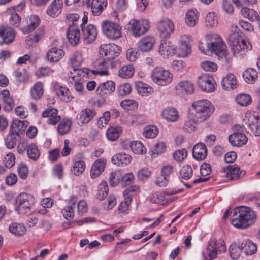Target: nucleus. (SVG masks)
<instances>
[{
    "mask_svg": "<svg viewBox=\"0 0 260 260\" xmlns=\"http://www.w3.org/2000/svg\"><path fill=\"white\" fill-rule=\"evenodd\" d=\"M162 118L169 122H175L179 118L178 111L173 107H167L161 112Z\"/></svg>",
    "mask_w": 260,
    "mask_h": 260,
    "instance_id": "obj_30",
    "label": "nucleus"
},
{
    "mask_svg": "<svg viewBox=\"0 0 260 260\" xmlns=\"http://www.w3.org/2000/svg\"><path fill=\"white\" fill-rule=\"evenodd\" d=\"M130 147L132 151L135 154H143L147 151L146 148L141 142L139 141L132 142Z\"/></svg>",
    "mask_w": 260,
    "mask_h": 260,
    "instance_id": "obj_51",
    "label": "nucleus"
},
{
    "mask_svg": "<svg viewBox=\"0 0 260 260\" xmlns=\"http://www.w3.org/2000/svg\"><path fill=\"white\" fill-rule=\"evenodd\" d=\"M13 74L16 80L19 83H23L28 80V73L24 69L22 71H15Z\"/></svg>",
    "mask_w": 260,
    "mask_h": 260,
    "instance_id": "obj_61",
    "label": "nucleus"
},
{
    "mask_svg": "<svg viewBox=\"0 0 260 260\" xmlns=\"http://www.w3.org/2000/svg\"><path fill=\"white\" fill-rule=\"evenodd\" d=\"M134 73V68L132 64L123 66L118 70V75L124 79L131 78Z\"/></svg>",
    "mask_w": 260,
    "mask_h": 260,
    "instance_id": "obj_46",
    "label": "nucleus"
},
{
    "mask_svg": "<svg viewBox=\"0 0 260 260\" xmlns=\"http://www.w3.org/2000/svg\"><path fill=\"white\" fill-rule=\"evenodd\" d=\"M234 132L229 135L228 139L230 144L235 147H241L247 142V138L243 133V128L239 125L233 127Z\"/></svg>",
    "mask_w": 260,
    "mask_h": 260,
    "instance_id": "obj_11",
    "label": "nucleus"
},
{
    "mask_svg": "<svg viewBox=\"0 0 260 260\" xmlns=\"http://www.w3.org/2000/svg\"><path fill=\"white\" fill-rule=\"evenodd\" d=\"M6 13L7 15H10L9 21L11 25L18 26L20 23L21 18L16 13L14 8H8Z\"/></svg>",
    "mask_w": 260,
    "mask_h": 260,
    "instance_id": "obj_52",
    "label": "nucleus"
},
{
    "mask_svg": "<svg viewBox=\"0 0 260 260\" xmlns=\"http://www.w3.org/2000/svg\"><path fill=\"white\" fill-rule=\"evenodd\" d=\"M77 202V199L75 196H72L69 200V205L64 208L62 213L66 219H72L74 217V209Z\"/></svg>",
    "mask_w": 260,
    "mask_h": 260,
    "instance_id": "obj_39",
    "label": "nucleus"
},
{
    "mask_svg": "<svg viewBox=\"0 0 260 260\" xmlns=\"http://www.w3.org/2000/svg\"><path fill=\"white\" fill-rule=\"evenodd\" d=\"M120 106L126 110H134L138 107V103L134 100L126 99L121 102Z\"/></svg>",
    "mask_w": 260,
    "mask_h": 260,
    "instance_id": "obj_62",
    "label": "nucleus"
},
{
    "mask_svg": "<svg viewBox=\"0 0 260 260\" xmlns=\"http://www.w3.org/2000/svg\"><path fill=\"white\" fill-rule=\"evenodd\" d=\"M110 118L111 112L108 111L105 112L98 120V127L100 128L105 127L110 121Z\"/></svg>",
    "mask_w": 260,
    "mask_h": 260,
    "instance_id": "obj_63",
    "label": "nucleus"
},
{
    "mask_svg": "<svg viewBox=\"0 0 260 260\" xmlns=\"http://www.w3.org/2000/svg\"><path fill=\"white\" fill-rule=\"evenodd\" d=\"M132 157L125 153H119L113 155L111 158L113 164L117 166H127L132 161Z\"/></svg>",
    "mask_w": 260,
    "mask_h": 260,
    "instance_id": "obj_32",
    "label": "nucleus"
},
{
    "mask_svg": "<svg viewBox=\"0 0 260 260\" xmlns=\"http://www.w3.org/2000/svg\"><path fill=\"white\" fill-rule=\"evenodd\" d=\"M67 38L73 46H76L79 42L81 34L79 28L74 24L70 25L67 31Z\"/></svg>",
    "mask_w": 260,
    "mask_h": 260,
    "instance_id": "obj_22",
    "label": "nucleus"
},
{
    "mask_svg": "<svg viewBox=\"0 0 260 260\" xmlns=\"http://www.w3.org/2000/svg\"><path fill=\"white\" fill-rule=\"evenodd\" d=\"M258 77L257 71L252 68L248 69L243 73V78L245 81L248 83L252 84L255 82Z\"/></svg>",
    "mask_w": 260,
    "mask_h": 260,
    "instance_id": "obj_49",
    "label": "nucleus"
},
{
    "mask_svg": "<svg viewBox=\"0 0 260 260\" xmlns=\"http://www.w3.org/2000/svg\"><path fill=\"white\" fill-rule=\"evenodd\" d=\"M205 43L200 41L198 47L200 51L205 54H214L222 59L230 62L231 58L228 57L226 46L220 36L215 33H209L205 35Z\"/></svg>",
    "mask_w": 260,
    "mask_h": 260,
    "instance_id": "obj_1",
    "label": "nucleus"
},
{
    "mask_svg": "<svg viewBox=\"0 0 260 260\" xmlns=\"http://www.w3.org/2000/svg\"><path fill=\"white\" fill-rule=\"evenodd\" d=\"M72 121L70 119H62L59 123L57 129L60 135H64L69 132L72 126Z\"/></svg>",
    "mask_w": 260,
    "mask_h": 260,
    "instance_id": "obj_44",
    "label": "nucleus"
},
{
    "mask_svg": "<svg viewBox=\"0 0 260 260\" xmlns=\"http://www.w3.org/2000/svg\"><path fill=\"white\" fill-rule=\"evenodd\" d=\"M231 33L228 37L229 42L243 38L237 26L234 25L231 26Z\"/></svg>",
    "mask_w": 260,
    "mask_h": 260,
    "instance_id": "obj_59",
    "label": "nucleus"
},
{
    "mask_svg": "<svg viewBox=\"0 0 260 260\" xmlns=\"http://www.w3.org/2000/svg\"><path fill=\"white\" fill-rule=\"evenodd\" d=\"M35 202L34 197L27 193H20L16 199L18 209L22 213H28L34 206Z\"/></svg>",
    "mask_w": 260,
    "mask_h": 260,
    "instance_id": "obj_10",
    "label": "nucleus"
},
{
    "mask_svg": "<svg viewBox=\"0 0 260 260\" xmlns=\"http://www.w3.org/2000/svg\"><path fill=\"white\" fill-rule=\"evenodd\" d=\"M106 161L102 158L95 160L92 164L90 172V176L92 179L98 177L104 171Z\"/></svg>",
    "mask_w": 260,
    "mask_h": 260,
    "instance_id": "obj_28",
    "label": "nucleus"
},
{
    "mask_svg": "<svg viewBox=\"0 0 260 260\" xmlns=\"http://www.w3.org/2000/svg\"><path fill=\"white\" fill-rule=\"evenodd\" d=\"M132 200V199L131 196L125 197L124 201L122 202L119 205V211L122 213H127L129 210Z\"/></svg>",
    "mask_w": 260,
    "mask_h": 260,
    "instance_id": "obj_64",
    "label": "nucleus"
},
{
    "mask_svg": "<svg viewBox=\"0 0 260 260\" xmlns=\"http://www.w3.org/2000/svg\"><path fill=\"white\" fill-rule=\"evenodd\" d=\"M102 32L107 39L115 41L122 36V27L120 24L108 19L102 21Z\"/></svg>",
    "mask_w": 260,
    "mask_h": 260,
    "instance_id": "obj_5",
    "label": "nucleus"
},
{
    "mask_svg": "<svg viewBox=\"0 0 260 260\" xmlns=\"http://www.w3.org/2000/svg\"><path fill=\"white\" fill-rule=\"evenodd\" d=\"M121 180H122V174L120 171L116 170L111 173L109 177V182L111 186H116Z\"/></svg>",
    "mask_w": 260,
    "mask_h": 260,
    "instance_id": "obj_57",
    "label": "nucleus"
},
{
    "mask_svg": "<svg viewBox=\"0 0 260 260\" xmlns=\"http://www.w3.org/2000/svg\"><path fill=\"white\" fill-rule=\"evenodd\" d=\"M241 14L244 18L251 22L258 21L260 20V15L258 13L253 9L247 7L242 8L240 11Z\"/></svg>",
    "mask_w": 260,
    "mask_h": 260,
    "instance_id": "obj_37",
    "label": "nucleus"
},
{
    "mask_svg": "<svg viewBox=\"0 0 260 260\" xmlns=\"http://www.w3.org/2000/svg\"><path fill=\"white\" fill-rule=\"evenodd\" d=\"M63 55L64 51L63 50L53 47L47 52L46 57L49 61L56 62L61 59Z\"/></svg>",
    "mask_w": 260,
    "mask_h": 260,
    "instance_id": "obj_38",
    "label": "nucleus"
},
{
    "mask_svg": "<svg viewBox=\"0 0 260 260\" xmlns=\"http://www.w3.org/2000/svg\"><path fill=\"white\" fill-rule=\"evenodd\" d=\"M149 29V22L146 19L138 20L132 19L128 23V29L131 31L132 35L136 37H140L145 34Z\"/></svg>",
    "mask_w": 260,
    "mask_h": 260,
    "instance_id": "obj_9",
    "label": "nucleus"
},
{
    "mask_svg": "<svg viewBox=\"0 0 260 260\" xmlns=\"http://www.w3.org/2000/svg\"><path fill=\"white\" fill-rule=\"evenodd\" d=\"M241 243L243 250L246 255L254 254L257 251V246L251 241L248 240Z\"/></svg>",
    "mask_w": 260,
    "mask_h": 260,
    "instance_id": "obj_45",
    "label": "nucleus"
},
{
    "mask_svg": "<svg viewBox=\"0 0 260 260\" xmlns=\"http://www.w3.org/2000/svg\"><path fill=\"white\" fill-rule=\"evenodd\" d=\"M62 7V0H54L48 7L46 13L50 17L55 18L61 13Z\"/></svg>",
    "mask_w": 260,
    "mask_h": 260,
    "instance_id": "obj_26",
    "label": "nucleus"
},
{
    "mask_svg": "<svg viewBox=\"0 0 260 260\" xmlns=\"http://www.w3.org/2000/svg\"><path fill=\"white\" fill-rule=\"evenodd\" d=\"M200 13L195 8L188 9L186 13L185 22L189 27H194L198 23Z\"/></svg>",
    "mask_w": 260,
    "mask_h": 260,
    "instance_id": "obj_29",
    "label": "nucleus"
},
{
    "mask_svg": "<svg viewBox=\"0 0 260 260\" xmlns=\"http://www.w3.org/2000/svg\"><path fill=\"white\" fill-rule=\"evenodd\" d=\"M151 77L154 83L165 86L172 82L173 75L168 70L161 67H156L152 71Z\"/></svg>",
    "mask_w": 260,
    "mask_h": 260,
    "instance_id": "obj_6",
    "label": "nucleus"
},
{
    "mask_svg": "<svg viewBox=\"0 0 260 260\" xmlns=\"http://www.w3.org/2000/svg\"><path fill=\"white\" fill-rule=\"evenodd\" d=\"M83 39L85 44L93 43L97 37V29L93 24L81 25Z\"/></svg>",
    "mask_w": 260,
    "mask_h": 260,
    "instance_id": "obj_15",
    "label": "nucleus"
},
{
    "mask_svg": "<svg viewBox=\"0 0 260 260\" xmlns=\"http://www.w3.org/2000/svg\"><path fill=\"white\" fill-rule=\"evenodd\" d=\"M158 131L157 128L154 125H149L146 126L143 132V136L147 138H153L158 134Z\"/></svg>",
    "mask_w": 260,
    "mask_h": 260,
    "instance_id": "obj_60",
    "label": "nucleus"
},
{
    "mask_svg": "<svg viewBox=\"0 0 260 260\" xmlns=\"http://www.w3.org/2000/svg\"><path fill=\"white\" fill-rule=\"evenodd\" d=\"M215 110L214 106L207 99H201L194 101L190 109L191 117L198 122L208 120Z\"/></svg>",
    "mask_w": 260,
    "mask_h": 260,
    "instance_id": "obj_3",
    "label": "nucleus"
},
{
    "mask_svg": "<svg viewBox=\"0 0 260 260\" xmlns=\"http://www.w3.org/2000/svg\"><path fill=\"white\" fill-rule=\"evenodd\" d=\"M222 172L226 174L229 179H237L242 177L245 174L244 170H241L237 164L228 165L226 167L222 169Z\"/></svg>",
    "mask_w": 260,
    "mask_h": 260,
    "instance_id": "obj_18",
    "label": "nucleus"
},
{
    "mask_svg": "<svg viewBox=\"0 0 260 260\" xmlns=\"http://www.w3.org/2000/svg\"><path fill=\"white\" fill-rule=\"evenodd\" d=\"M181 191H178V192ZM178 193L176 191H171L170 192H166L162 193L160 192H152L149 196V201L152 203L159 204L163 202L165 200L166 194L167 196L175 194Z\"/></svg>",
    "mask_w": 260,
    "mask_h": 260,
    "instance_id": "obj_41",
    "label": "nucleus"
},
{
    "mask_svg": "<svg viewBox=\"0 0 260 260\" xmlns=\"http://www.w3.org/2000/svg\"><path fill=\"white\" fill-rule=\"evenodd\" d=\"M157 29L161 38H168L174 31L175 26L172 20L165 18L157 22Z\"/></svg>",
    "mask_w": 260,
    "mask_h": 260,
    "instance_id": "obj_13",
    "label": "nucleus"
},
{
    "mask_svg": "<svg viewBox=\"0 0 260 260\" xmlns=\"http://www.w3.org/2000/svg\"><path fill=\"white\" fill-rule=\"evenodd\" d=\"M115 89V83L112 81H108L104 83H100L97 89L98 94L103 95L112 93Z\"/></svg>",
    "mask_w": 260,
    "mask_h": 260,
    "instance_id": "obj_33",
    "label": "nucleus"
},
{
    "mask_svg": "<svg viewBox=\"0 0 260 260\" xmlns=\"http://www.w3.org/2000/svg\"><path fill=\"white\" fill-rule=\"evenodd\" d=\"M205 25L208 28H213L218 25V17L216 13L210 12L205 18Z\"/></svg>",
    "mask_w": 260,
    "mask_h": 260,
    "instance_id": "obj_48",
    "label": "nucleus"
},
{
    "mask_svg": "<svg viewBox=\"0 0 260 260\" xmlns=\"http://www.w3.org/2000/svg\"><path fill=\"white\" fill-rule=\"evenodd\" d=\"M119 47L114 44H104L101 45L99 53L105 59L112 60L120 54Z\"/></svg>",
    "mask_w": 260,
    "mask_h": 260,
    "instance_id": "obj_12",
    "label": "nucleus"
},
{
    "mask_svg": "<svg viewBox=\"0 0 260 260\" xmlns=\"http://www.w3.org/2000/svg\"><path fill=\"white\" fill-rule=\"evenodd\" d=\"M135 86L138 93L142 96H148L153 92L150 86L141 81L136 82Z\"/></svg>",
    "mask_w": 260,
    "mask_h": 260,
    "instance_id": "obj_43",
    "label": "nucleus"
},
{
    "mask_svg": "<svg viewBox=\"0 0 260 260\" xmlns=\"http://www.w3.org/2000/svg\"><path fill=\"white\" fill-rule=\"evenodd\" d=\"M25 121L15 119L11 124V129L13 134H19L25 128Z\"/></svg>",
    "mask_w": 260,
    "mask_h": 260,
    "instance_id": "obj_55",
    "label": "nucleus"
},
{
    "mask_svg": "<svg viewBox=\"0 0 260 260\" xmlns=\"http://www.w3.org/2000/svg\"><path fill=\"white\" fill-rule=\"evenodd\" d=\"M191 51V45H179L177 54L180 57L185 58L188 57Z\"/></svg>",
    "mask_w": 260,
    "mask_h": 260,
    "instance_id": "obj_56",
    "label": "nucleus"
},
{
    "mask_svg": "<svg viewBox=\"0 0 260 260\" xmlns=\"http://www.w3.org/2000/svg\"><path fill=\"white\" fill-rule=\"evenodd\" d=\"M9 231L15 235L22 236L25 233L26 229L23 225L14 222L10 225Z\"/></svg>",
    "mask_w": 260,
    "mask_h": 260,
    "instance_id": "obj_54",
    "label": "nucleus"
},
{
    "mask_svg": "<svg viewBox=\"0 0 260 260\" xmlns=\"http://www.w3.org/2000/svg\"><path fill=\"white\" fill-rule=\"evenodd\" d=\"M0 37L3 39L0 45L10 44L14 41L15 33L12 28L2 26L0 27Z\"/></svg>",
    "mask_w": 260,
    "mask_h": 260,
    "instance_id": "obj_24",
    "label": "nucleus"
},
{
    "mask_svg": "<svg viewBox=\"0 0 260 260\" xmlns=\"http://www.w3.org/2000/svg\"><path fill=\"white\" fill-rule=\"evenodd\" d=\"M27 154L30 159L37 160L40 157V152L35 144L31 143L27 147Z\"/></svg>",
    "mask_w": 260,
    "mask_h": 260,
    "instance_id": "obj_50",
    "label": "nucleus"
},
{
    "mask_svg": "<svg viewBox=\"0 0 260 260\" xmlns=\"http://www.w3.org/2000/svg\"><path fill=\"white\" fill-rule=\"evenodd\" d=\"M221 85L223 88L227 90L236 88L238 84L235 75L233 74H228L222 79Z\"/></svg>",
    "mask_w": 260,
    "mask_h": 260,
    "instance_id": "obj_36",
    "label": "nucleus"
},
{
    "mask_svg": "<svg viewBox=\"0 0 260 260\" xmlns=\"http://www.w3.org/2000/svg\"><path fill=\"white\" fill-rule=\"evenodd\" d=\"M85 168L86 164L84 161L79 158H75L73 159L71 171L74 175L79 176L83 174Z\"/></svg>",
    "mask_w": 260,
    "mask_h": 260,
    "instance_id": "obj_35",
    "label": "nucleus"
},
{
    "mask_svg": "<svg viewBox=\"0 0 260 260\" xmlns=\"http://www.w3.org/2000/svg\"><path fill=\"white\" fill-rule=\"evenodd\" d=\"M96 111L91 108H86L79 112L76 120L79 125L87 124L96 116Z\"/></svg>",
    "mask_w": 260,
    "mask_h": 260,
    "instance_id": "obj_17",
    "label": "nucleus"
},
{
    "mask_svg": "<svg viewBox=\"0 0 260 260\" xmlns=\"http://www.w3.org/2000/svg\"><path fill=\"white\" fill-rule=\"evenodd\" d=\"M28 24L21 28L24 34H28L32 31L40 24V18L36 15L30 16L27 19Z\"/></svg>",
    "mask_w": 260,
    "mask_h": 260,
    "instance_id": "obj_40",
    "label": "nucleus"
},
{
    "mask_svg": "<svg viewBox=\"0 0 260 260\" xmlns=\"http://www.w3.org/2000/svg\"><path fill=\"white\" fill-rule=\"evenodd\" d=\"M107 0H85L86 7L90 8L94 16H99L107 6Z\"/></svg>",
    "mask_w": 260,
    "mask_h": 260,
    "instance_id": "obj_16",
    "label": "nucleus"
},
{
    "mask_svg": "<svg viewBox=\"0 0 260 260\" xmlns=\"http://www.w3.org/2000/svg\"><path fill=\"white\" fill-rule=\"evenodd\" d=\"M231 50L233 55L238 58L244 57L252 48L250 42L244 38L230 42Z\"/></svg>",
    "mask_w": 260,
    "mask_h": 260,
    "instance_id": "obj_8",
    "label": "nucleus"
},
{
    "mask_svg": "<svg viewBox=\"0 0 260 260\" xmlns=\"http://www.w3.org/2000/svg\"><path fill=\"white\" fill-rule=\"evenodd\" d=\"M54 89L57 96L62 102H69L73 98L70 90L65 86L56 83L54 85Z\"/></svg>",
    "mask_w": 260,
    "mask_h": 260,
    "instance_id": "obj_20",
    "label": "nucleus"
},
{
    "mask_svg": "<svg viewBox=\"0 0 260 260\" xmlns=\"http://www.w3.org/2000/svg\"><path fill=\"white\" fill-rule=\"evenodd\" d=\"M132 86L129 83H124L119 85L117 89L119 96H124L129 94L132 91Z\"/></svg>",
    "mask_w": 260,
    "mask_h": 260,
    "instance_id": "obj_58",
    "label": "nucleus"
},
{
    "mask_svg": "<svg viewBox=\"0 0 260 260\" xmlns=\"http://www.w3.org/2000/svg\"><path fill=\"white\" fill-rule=\"evenodd\" d=\"M156 41L154 37L147 36L142 38L138 42V48L142 52H149L153 48Z\"/></svg>",
    "mask_w": 260,
    "mask_h": 260,
    "instance_id": "obj_25",
    "label": "nucleus"
},
{
    "mask_svg": "<svg viewBox=\"0 0 260 260\" xmlns=\"http://www.w3.org/2000/svg\"><path fill=\"white\" fill-rule=\"evenodd\" d=\"M31 98L35 100L40 99L44 94L43 83L40 81L36 83L30 90Z\"/></svg>",
    "mask_w": 260,
    "mask_h": 260,
    "instance_id": "obj_42",
    "label": "nucleus"
},
{
    "mask_svg": "<svg viewBox=\"0 0 260 260\" xmlns=\"http://www.w3.org/2000/svg\"><path fill=\"white\" fill-rule=\"evenodd\" d=\"M207 154V149L204 144L200 143L196 144L192 150V155L197 160L204 159Z\"/></svg>",
    "mask_w": 260,
    "mask_h": 260,
    "instance_id": "obj_31",
    "label": "nucleus"
},
{
    "mask_svg": "<svg viewBox=\"0 0 260 260\" xmlns=\"http://www.w3.org/2000/svg\"><path fill=\"white\" fill-rule=\"evenodd\" d=\"M256 219V213L251 208L240 206L235 209L231 223L237 228L244 229L253 225Z\"/></svg>",
    "mask_w": 260,
    "mask_h": 260,
    "instance_id": "obj_2",
    "label": "nucleus"
},
{
    "mask_svg": "<svg viewBox=\"0 0 260 260\" xmlns=\"http://www.w3.org/2000/svg\"><path fill=\"white\" fill-rule=\"evenodd\" d=\"M244 123L250 131L251 134L260 136V114L253 111H248L245 113Z\"/></svg>",
    "mask_w": 260,
    "mask_h": 260,
    "instance_id": "obj_7",
    "label": "nucleus"
},
{
    "mask_svg": "<svg viewBox=\"0 0 260 260\" xmlns=\"http://www.w3.org/2000/svg\"><path fill=\"white\" fill-rule=\"evenodd\" d=\"M197 83L199 87L203 91L210 93L215 90L213 78L208 74H203L199 77Z\"/></svg>",
    "mask_w": 260,
    "mask_h": 260,
    "instance_id": "obj_14",
    "label": "nucleus"
},
{
    "mask_svg": "<svg viewBox=\"0 0 260 260\" xmlns=\"http://www.w3.org/2000/svg\"><path fill=\"white\" fill-rule=\"evenodd\" d=\"M121 132L122 128L121 126H112L107 130L106 134L108 140L114 141L119 138Z\"/></svg>",
    "mask_w": 260,
    "mask_h": 260,
    "instance_id": "obj_47",
    "label": "nucleus"
},
{
    "mask_svg": "<svg viewBox=\"0 0 260 260\" xmlns=\"http://www.w3.org/2000/svg\"><path fill=\"white\" fill-rule=\"evenodd\" d=\"M176 51V47L171 41L163 40L159 46L158 52L163 57L174 55Z\"/></svg>",
    "mask_w": 260,
    "mask_h": 260,
    "instance_id": "obj_19",
    "label": "nucleus"
},
{
    "mask_svg": "<svg viewBox=\"0 0 260 260\" xmlns=\"http://www.w3.org/2000/svg\"><path fill=\"white\" fill-rule=\"evenodd\" d=\"M43 117L48 118L47 122L49 124L55 125L60 120L58 115V111L55 108H47L42 113Z\"/></svg>",
    "mask_w": 260,
    "mask_h": 260,
    "instance_id": "obj_27",
    "label": "nucleus"
},
{
    "mask_svg": "<svg viewBox=\"0 0 260 260\" xmlns=\"http://www.w3.org/2000/svg\"><path fill=\"white\" fill-rule=\"evenodd\" d=\"M176 92L180 96L190 94L194 91L193 84L189 81L179 82L175 86Z\"/></svg>",
    "mask_w": 260,
    "mask_h": 260,
    "instance_id": "obj_21",
    "label": "nucleus"
},
{
    "mask_svg": "<svg viewBox=\"0 0 260 260\" xmlns=\"http://www.w3.org/2000/svg\"><path fill=\"white\" fill-rule=\"evenodd\" d=\"M87 51V49L83 47L74 52L70 59V63L74 68L80 67L84 61L83 55Z\"/></svg>",
    "mask_w": 260,
    "mask_h": 260,
    "instance_id": "obj_23",
    "label": "nucleus"
},
{
    "mask_svg": "<svg viewBox=\"0 0 260 260\" xmlns=\"http://www.w3.org/2000/svg\"><path fill=\"white\" fill-rule=\"evenodd\" d=\"M243 251L242 244L239 242L232 243L229 248V254L233 260H238Z\"/></svg>",
    "mask_w": 260,
    "mask_h": 260,
    "instance_id": "obj_34",
    "label": "nucleus"
},
{
    "mask_svg": "<svg viewBox=\"0 0 260 260\" xmlns=\"http://www.w3.org/2000/svg\"><path fill=\"white\" fill-rule=\"evenodd\" d=\"M108 185L106 181H102L98 185L97 198L100 200L104 199L108 193Z\"/></svg>",
    "mask_w": 260,
    "mask_h": 260,
    "instance_id": "obj_53",
    "label": "nucleus"
},
{
    "mask_svg": "<svg viewBox=\"0 0 260 260\" xmlns=\"http://www.w3.org/2000/svg\"><path fill=\"white\" fill-rule=\"evenodd\" d=\"M88 76V69H74L71 72L68 79V83L73 88L74 90L79 95L84 93V87L83 82Z\"/></svg>",
    "mask_w": 260,
    "mask_h": 260,
    "instance_id": "obj_4",
    "label": "nucleus"
}]
</instances>
